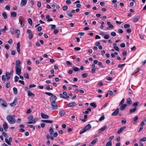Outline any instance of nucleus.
Here are the masks:
<instances>
[{
    "instance_id": "obj_8",
    "label": "nucleus",
    "mask_w": 146,
    "mask_h": 146,
    "mask_svg": "<svg viewBox=\"0 0 146 146\" xmlns=\"http://www.w3.org/2000/svg\"><path fill=\"white\" fill-rule=\"evenodd\" d=\"M107 128V126L106 125H105L104 126L100 129L98 131V133L100 134L102 132L105 131Z\"/></svg>"
},
{
    "instance_id": "obj_24",
    "label": "nucleus",
    "mask_w": 146,
    "mask_h": 146,
    "mask_svg": "<svg viewBox=\"0 0 146 146\" xmlns=\"http://www.w3.org/2000/svg\"><path fill=\"white\" fill-rule=\"evenodd\" d=\"M59 114L60 116H62L65 114V112L64 110H62L59 112Z\"/></svg>"
},
{
    "instance_id": "obj_10",
    "label": "nucleus",
    "mask_w": 146,
    "mask_h": 146,
    "mask_svg": "<svg viewBox=\"0 0 146 146\" xmlns=\"http://www.w3.org/2000/svg\"><path fill=\"white\" fill-rule=\"evenodd\" d=\"M12 139L11 137H10L9 139L7 138L5 139V142L9 145H11V142H12Z\"/></svg>"
},
{
    "instance_id": "obj_4",
    "label": "nucleus",
    "mask_w": 146,
    "mask_h": 146,
    "mask_svg": "<svg viewBox=\"0 0 146 146\" xmlns=\"http://www.w3.org/2000/svg\"><path fill=\"white\" fill-rule=\"evenodd\" d=\"M7 102L3 99L0 98V106L2 108L7 107Z\"/></svg>"
},
{
    "instance_id": "obj_50",
    "label": "nucleus",
    "mask_w": 146,
    "mask_h": 146,
    "mask_svg": "<svg viewBox=\"0 0 146 146\" xmlns=\"http://www.w3.org/2000/svg\"><path fill=\"white\" fill-rule=\"evenodd\" d=\"M10 32L12 34H13L15 33V31L14 30L13 28H10Z\"/></svg>"
},
{
    "instance_id": "obj_32",
    "label": "nucleus",
    "mask_w": 146,
    "mask_h": 146,
    "mask_svg": "<svg viewBox=\"0 0 146 146\" xmlns=\"http://www.w3.org/2000/svg\"><path fill=\"white\" fill-rule=\"evenodd\" d=\"M140 68H137L136 70H135L132 73V75H133L137 73L140 70Z\"/></svg>"
},
{
    "instance_id": "obj_39",
    "label": "nucleus",
    "mask_w": 146,
    "mask_h": 146,
    "mask_svg": "<svg viewBox=\"0 0 146 146\" xmlns=\"http://www.w3.org/2000/svg\"><path fill=\"white\" fill-rule=\"evenodd\" d=\"M106 146H112V143L111 141L107 143Z\"/></svg>"
},
{
    "instance_id": "obj_9",
    "label": "nucleus",
    "mask_w": 146,
    "mask_h": 146,
    "mask_svg": "<svg viewBox=\"0 0 146 146\" xmlns=\"http://www.w3.org/2000/svg\"><path fill=\"white\" fill-rule=\"evenodd\" d=\"M119 109L118 108H117L116 110L113 112L111 115L112 116L117 115L119 113Z\"/></svg>"
},
{
    "instance_id": "obj_3",
    "label": "nucleus",
    "mask_w": 146,
    "mask_h": 146,
    "mask_svg": "<svg viewBox=\"0 0 146 146\" xmlns=\"http://www.w3.org/2000/svg\"><path fill=\"white\" fill-rule=\"evenodd\" d=\"M6 119L8 122L11 124L14 123L16 122V120L14 118H12L11 115H8L6 117Z\"/></svg>"
},
{
    "instance_id": "obj_12",
    "label": "nucleus",
    "mask_w": 146,
    "mask_h": 146,
    "mask_svg": "<svg viewBox=\"0 0 146 146\" xmlns=\"http://www.w3.org/2000/svg\"><path fill=\"white\" fill-rule=\"evenodd\" d=\"M125 128L126 127L125 126L121 127L117 132V133L118 134H120Z\"/></svg>"
},
{
    "instance_id": "obj_42",
    "label": "nucleus",
    "mask_w": 146,
    "mask_h": 146,
    "mask_svg": "<svg viewBox=\"0 0 146 146\" xmlns=\"http://www.w3.org/2000/svg\"><path fill=\"white\" fill-rule=\"evenodd\" d=\"M110 37V36L107 34L105 35L104 37V38L106 39H108Z\"/></svg>"
},
{
    "instance_id": "obj_26",
    "label": "nucleus",
    "mask_w": 146,
    "mask_h": 146,
    "mask_svg": "<svg viewBox=\"0 0 146 146\" xmlns=\"http://www.w3.org/2000/svg\"><path fill=\"white\" fill-rule=\"evenodd\" d=\"M41 121L42 122H45L47 123H52L53 122L52 120H42Z\"/></svg>"
},
{
    "instance_id": "obj_7",
    "label": "nucleus",
    "mask_w": 146,
    "mask_h": 146,
    "mask_svg": "<svg viewBox=\"0 0 146 146\" xmlns=\"http://www.w3.org/2000/svg\"><path fill=\"white\" fill-rule=\"evenodd\" d=\"M57 99L56 96H55L54 95H53L51 96L50 98V102H56V100Z\"/></svg>"
},
{
    "instance_id": "obj_6",
    "label": "nucleus",
    "mask_w": 146,
    "mask_h": 146,
    "mask_svg": "<svg viewBox=\"0 0 146 146\" xmlns=\"http://www.w3.org/2000/svg\"><path fill=\"white\" fill-rule=\"evenodd\" d=\"M21 68L20 66H16V74L19 76L21 74Z\"/></svg>"
},
{
    "instance_id": "obj_33",
    "label": "nucleus",
    "mask_w": 146,
    "mask_h": 146,
    "mask_svg": "<svg viewBox=\"0 0 146 146\" xmlns=\"http://www.w3.org/2000/svg\"><path fill=\"white\" fill-rule=\"evenodd\" d=\"M138 119V116H137L133 118V123L134 124H135L137 122V120Z\"/></svg>"
},
{
    "instance_id": "obj_17",
    "label": "nucleus",
    "mask_w": 146,
    "mask_h": 146,
    "mask_svg": "<svg viewBox=\"0 0 146 146\" xmlns=\"http://www.w3.org/2000/svg\"><path fill=\"white\" fill-rule=\"evenodd\" d=\"M3 127L5 131H6L8 128V125L7 123L4 122L3 124Z\"/></svg>"
},
{
    "instance_id": "obj_18",
    "label": "nucleus",
    "mask_w": 146,
    "mask_h": 146,
    "mask_svg": "<svg viewBox=\"0 0 146 146\" xmlns=\"http://www.w3.org/2000/svg\"><path fill=\"white\" fill-rule=\"evenodd\" d=\"M76 105V104L75 102H73L69 103L68 104V107H71L75 106Z\"/></svg>"
},
{
    "instance_id": "obj_57",
    "label": "nucleus",
    "mask_w": 146,
    "mask_h": 146,
    "mask_svg": "<svg viewBox=\"0 0 146 146\" xmlns=\"http://www.w3.org/2000/svg\"><path fill=\"white\" fill-rule=\"evenodd\" d=\"M111 35L112 36H115L116 35V33L115 32H112L111 33Z\"/></svg>"
},
{
    "instance_id": "obj_27",
    "label": "nucleus",
    "mask_w": 146,
    "mask_h": 146,
    "mask_svg": "<svg viewBox=\"0 0 146 146\" xmlns=\"http://www.w3.org/2000/svg\"><path fill=\"white\" fill-rule=\"evenodd\" d=\"M127 106L126 104H125L122 105L120 107V109L121 110H123Z\"/></svg>"
},
{
    "instance_id": "obj_49",
    "label": "nucleus",
    "mask_w": 146,
    "mask_h": 146,
    "mask_svg": "<svg viewBox=\"0 0 146 146\" xmlns=\"http://www.w3.org/2000/svg\"><path fill=\"white\" fill-rule=\"evenodd\" d=\"M122 55L123 56H125L127 55V51L126 50H124L122 52Z\"/></svg>"
},
{
    "instance_id": "obj_54",
    "label": "nucleus",
    "mask_w": 146,
    "mask_h": 146,
    "mask_svg": "<svg viewBox=\"0 0 146 146\" xmlns=\"http://www.w3.org/2000/svg\"><path fill=\"white\" fill-rule=\"evenodd\" d=\"M14 79L15 81V82H16L18 81V80L19 79V78L18 76H16L14 78Z\"/></svg>"
},
{
    "instance_id": "obj_25",
    "label": "nucleus",
    "mask_w": 146,
    "mask_h": 146,
    "mask_svg": "<svg viewBox=\"0 0 146 146\" xmlns=\"http://www.w3.org/2000/svg\"><path fill=\"white\" fill-rule=\"evenodd\" d=\"M127 103L128 105H130L132 103V101L131 100V98H128L127 99Z\"/></svg>"
},
{
    "instance_id": "obj_38",
    "label": "nucleus",
    "mask_w": 146,
    "mask_h": 146,
    "mask_svg": "<svg viewBox=\"0 0 146 146\" xmlns=\"http://www.w3.org/2000/svg\"><path fill=\"white\" fill-rule=\"evenodd\" d=\"M98 141L97 138H96L94 139L91 142V144L93 145L95 144Z\"/></svg>"
},
{
    "instance_id": "obj_37",
    "label": "nucleus",
    "mask_w": 146,
    "mask_h": 146,
    "mask_svg": "<svg viewBox=\"0 0 146 146\" xmlns=\"http://www.w3.org/2000/svg\"><path fill=\"white\" fill-rule=\"evenodd\" d=\"M139 104V102H135L132 105L133 106H134L135 107H137V106Z\"/></svg>"
},
{
    "instance_id": "obj_51",
    "label": "nucleus",
    "mask_w": 146,
    "mask_h": 146,
    "mask_svg": "<svg viewBox=\"0 0 146 146\" xmlns=\"http://www.w3.org/2000/svg\"><path fill=\"white\" fill-rule=\"evenodd\" d=\"M130 27V25L129 24H125L124 27L125 28H129Z\"/></svg>"
},
{
    "instance_id": "obj_16",
    "label": "nucleus",
    "mask_w": 146,
    "mask_h": 146,
    "mask_svg": "<svg viewBox=\"0 0 146 146\" xmlns=\"http://www.w3.org/2000/svg\"><path fill=\"white\" fill-rule=\"evenodd\" d=\"M11 74L8 72H6L5 73L6 76L7 78V80H9L11 78Z\"/></svg>"
},
{
    "instance_id": "obj_55",
    "label": "nucleus",
    "mask_w": 146,
    "mask_h": 146,
    "mask_svg": "<svg viewBox=\"0 0 146 146\" xmlns=\"http://www.w3.org/2000/svg\"><path fill=\"white\" fill-rule=\"evenodd\" d=\"M146 141V137H143L141 139L139 140V141L140 142H141V141Z\"/></svg>"
},
{
    "instance_id": "obj_62",
    "label": "nucleus",
    "mask_w": 146,
    "mask_h": 146,
    "mask_svg": "<svg viewBox=\"0 0 146 146\" xmlns=\"http://www.w3.org/2000/svg\"><path fill=\"white\" fill-rule=\"evenodd\" d=\"M118 32L119 33H123V30L121 29H119L118 30Z\"/></svg>"
},
{
    "instance_id": "obj_63",
    "label": "nucleus",
    "mask_w": 146,
    "mask_h": 146,
    "mask_svg": "<svg viewBox=\"0 0 146 146\" xmlns=\"http://www.w3.org/2000/svg\"><path fill=\"white\" fill-rule=\"evenodd\" d=\"M80 48L78 47H76L74 48V50L76 51H79L80 50Z\"/></svg>"
},
{
    "instance_id": "obj_21",
    "label": "nucleus",
    "mask_w": 146,
    "mask_h": 146,
    "mask_svg": "<svg viewBox=\"0 0 146 146\" xmlns=\"http://www.w3.org/2000/svg\"><path fill=\"white\" fill-rule=\"evenodd\" d=\"M140 18V16L138 15L133 20V21L134 22H136L138 21Z\"/></svg>"
},
{
    "instance_id": "obj_23",
    "label": "nucleus",
    "mask_w": 146,
    "mask_h": 146,
    "mask_svg": "<svg viewBox=\"0 0 146 146\" xmlns=\"http://www.w3.org/2000/svg\"><path fill=\"white\" fill-rule=\"evenodd\" d=\"M17 15V13L15 12L12 11L11 12V16L13 18L15 17Z\"/></svg>"
},
{
    "instance_id": "obj_64",
    "label": "nucleus",
    "mask_w": 146,
    "mask_h": 146,
    "mask_svg": "<svg viewBox=\"0 0 146 146\" xmlns=\"http://www.w3.org/2000/svg\"><path fill=\"white\" fill-rule=\"evenodd\" d=\"M120 46L122 48H124L125 46V44L123 43H121L120 44Z\"/></svg>"
},
{
    "instance_id": "obj_56",
    "label": "nucleus",
    "mask_w": 146,
    "mask_h": 146,
    "mask_svg": "<svg viewBox=\"0 0 146 146\" xmlns=\"http://www.w3.org/2000/svg\"><path fill=\"white\" fill-rule=\"evenodd\" d=\"M6 9L8 10H9L10 9V7L9 5H6L5 7Z\"/></svg>"
},
{
    "instance_id": "obj_59",
    "label": "nucleus",
    "mask_w": 146,
    "mask_h": 146,
    "mask_svg": "<svg viewBox=\"0 0 146 146\" xmlns=\"http://www.w3.org/2000/svg\"><path fill=\"white\" fill-rule=\"evenodd\" d=\"M29 127H30L31 128H33V131H34L35 129V126L32 125H29Z\"/></svg>"
},
{
    "instance_id": "obj_43",
    "label": "nucleus",
    "mask_w": 146,
    "mask_h": 146,
    "mask_svg": "<svg viewBox=\"0 0 146 146\" xmlns=\"http://www.w3.org/2000/svg\"><path fill=\"white\" fill-rule=\"evenodd\" d=\"M36 86V85L35 84H31L29 85V88H34Z\"/></svg>"
},
{
    "instance_id": "obj_31",
    "label": "nucleus",
    "mask_w": 146,
    "mask_h": 146,
    "mask_svg": "<svg viewBox=\"0 0 146 146\" xmlns=\"http://www.w3.org/2000/svg\"><path fill=\"white\" fill-rule=\"evenodd\" d=\"M28 21L29 24L31 26H32L33 25V21L32 19L31 18H29L28 19Z\"/></svg>"
},
{
    "instance_id": "obj_35",
    "label": "nucleus",
    "mask_w": 146,
    "mask_h": 146,
    "mask_svg": "<svg viewBox=\"0 0 146 146\" xmlns=\"http://www.w3.org/2000/svg\"><path fill=\"white\" fill-rule=\"evenodd\" d=\"M90 105L94 108H96V105L95 103L93 102L90 103Z\"/></svg>"
},
{
    "instance_id": "obj_14",
    "label": "nucleus",
    "mask_w": 146,
    "mask_h": 146,
    "mask_svg": "<svg viewBox=\"0 0 146 146\" xmlns=\"http://www.w3.org/2000/svg\"><path fill=\"white\" fill-rule=\"evenodd\" d=\"M17 98H16L14 99L13 102L10 104V106L12 107L15 106L16 105V103L17 102Z\"/></svg>"
},
{
    "instance_id": "obj_60",
    "label": "nucleus",
    "mask_w": 146,
    "mask_h": 146,
    "mask_svg": "<svg viewBox=\"0 0 146 146\" xmlns=\"http://www.w3.org/2000/svg\"><path fill=\"white\" fill-rule=\"evenodd\" d=\"M68 6H64L63 7L62 9L63 11H65V10H67L68 9Z\"/></svg>"
},
{
    "instance_id": "obj_44",
    "label": "nucleus",
    "mask_w": 146,
    "mask_h": 146,
    "mask_svg": "<svg viewBox=\"0 0 146 146\" xmlns=\"http://www.w3.org/2000/svg\"><path fill=\"white\" fill-rule=\"evenodd\" d=\"M2 79L3 82V83H5L6 81V78L4 75H3L2 76Z\"/></svg>"
},
{
    "instance_id": "obj_45",
    "label": "nucleus",
    "mask_w": 146,
    "mask_h": 146,
    "mask_svg": "<svg viewBox=\"0 0 146 146\" xmlns=\"http://www.w3.org/2000/svg\"><path fill=\"white\" fill-rule=\"evenodd\" d=\"M105 118L104 116V115H102V116L99 118V121H101L102 120H103Z\"/></svg>"
},
{
    "instance_id": "obj_20",
    "label": "nucleus",
    "mask_w": 146,
    "mask_h": 146,
    "mask_svg": "<svg viewBox=\"0 0 146 146\" xmlns=\"http://www.w3.org/2000/svg\"><path fill=\"white\" fill-rule=\"evenodd\" d=\"M27 3V0H21V5L22 6H23L25 5Z\"/></svg>"
},
{
    "instance_id": "obj_34",
    "label": "nucleus",
    "mask_w": 146,
    "mask_h": 146,
    "mask_svg": "<svg viewBox=\"0 0 146 146\" xmlns=\"http://www.w3.org/2000/svg\"><path fill=\"white\" fill-rule=\"evenodd\" d=\"M2 15L5 19H7V15L6 14V13L5 12H3L2 13Z\"/></svg>"
},
{
    "instance_id": "obj_58",
    "label": "nucleus",
    "mask_w": 146,
    "mask_h": 146,
    "mask_svg": "<svg viewBox=\"0 0 146 146\" xmlns=\"http://www.w3.org/2000/svg\"><path fill=\"white\" fill-rule=\"evenodd\" d=\"M45 94L46 95H47L48 96H52L53 95V94L52 93H50V92H45Z\"/></svg>"
},
{
    "instance_id": "obj_22",
    "label": "nucleus",
    "mask_w": 146,
    "mask_h": 146,
    "mask_svg": "<svg viewBox=\"0 0 146 146\" xmlns=\"http://www.w3.org/2000/svg\"><path fill=\"white\" fill-rule=\"evenodd\" d=\"M137 110V107H135L134 108L132 109L129 110V114H131L133 113L135 111Z\"/></svg>"
},
{
    "instance_id": "obj_15",
    "label": "nucleus",
    "mask_w": 146,
    "mask_h": 146,
    "mask_svg": "<svg viewBox=\"0 0 146 146\" xmlns=\"http://www.w3.org/2000/svg\"><path fill=\"white\" fill-rule=\"evenodd\" d=\"M20 42H19L17 43V50L19 53V54L20 53Z\"/></svg>"
},
{
    "instance_id": "obj_5",
    "label": "nucleus",
    "mask_w": 146,
    "mask_h": 146,
    "mask_svg": "<svg viewBox=\"0 0 146 146\" xmlns=\"http://www.w3.org/2000/svg\"><path fill=\"white\" fill-rule=\"evenodd\" d=\"M50 105L52 110H56L58 108V106L56 102H50Z\"/></svg>"
},
{
    "instance_id": "obj_2",
    "label": "nucleus",
    "mask_w": 146,
    "mask_h": 146,
    "mask_svg": "<svg viewBox=\"0 0 146 146\" xmlns=\"http://www.w3.org/2000/svg\"><path fill=\"white\" fill-rule=\"evenodd\" d=\"M33 115H31L28 117V120L30 121H29L27 123L28 124H32L35 123L36 121L38 120L37 118H35L33 119Z\"/></svg>"
},
{
    "instance_id": "obj_1",
    "label": "nucleus",
    "mask_w": 146,
    "mask_h": 146,
    "mask_svg": "<svg viewBox=\"0 0 146 146\" xmlns=\"http://www.w3.org/2000/svg\"><path fill=\"white\" fill-rule=\"evenodd\" d=\"M92 127V126L90 124H88L86 125L83 129H81L80 132V134H82L86 131L90 130Z\"/></svg>"
},
{
    "instance_id": "obj_61",
    "label": "nucleus",
    "mask_w": 146,
    "mask_h": 146,
    "mask_svg": "<svg viewBox=\"0 0 146 146\" xmlns=\"http://www.w3.org/2000/svg\"><path fill=\"white\" fill-rule=\"evenodd\" d=\"M114 48L116 51H119V49L118 47L117 46H114Z\"/></svg>"
},
{
    "instance_id": "obj_29",
    "label": "nucleus",
    "mask_w": 146,
    "mask_h": 146,
    "mask_svg": "<svg viewBox=\"0 0 146 146\" xmlns=\"http://www.w3.org/2000/svg\"><path fill=\"white\" fill-rule=\"evenodd\" d=\"M13 93L14 94H15L16 95L17 94V88H16L15 87H13Z\"/></svg>"
},
{
    "instance_id": "obj_28",
    "label": "nucleus",
    "mask_w": 146,
    "mask_h": 146,
    "mask_svg": "<svg viewBox=\"0 0 146 146\" xmlns=\"http://www.w3.org/2000/svg\"><path fill=\"white\" fill-rule=\"evenodd\" d=\"M21 63V62L20 60H17L16 61V66H20V64Z\"/></svg>"
},
{
    "instance_id": "obj_53",
    "label": "nucleus",
    "mask_w": 146,
    "mask_h": 146,
    "mask_svg": "<svg viewBox=\"0 0 146 146\" xmlns=\"http://www.w3.org/2000/svg\"><path fill=\"white\" fill-rule=\"evenodd\" d=\"M50 25L52 26V27H50V29H55L56 27L55 25Z\"/></svg>"
},
{
    "instance_id": "obj_52",
    "label": "nucleus",
    "mask_w": 146,
    "mask_h": 146,
    "mask_svg": "<svg viewBox=\"0 0 146 146\" xmlns=\"http://www.w3.org/2000/svg\"><path fill=\"white\" fill-rule=\"evenodd\" d=\"M33 36V34L32 33L29 34L28 38L29 39H31L32 38Z\"/></svg>"
},
{
    "instance_id": "obj_30",
    "label": "nucleus",
    "mask_w": 146,
    "mask_h": 146,
    "mask_svg": "<svg viewBox=\"0 0 146 146\" xmlns=\"http://www.w3.org/2000/svg\"><path fill=\"white\" fill-rule=\"evenodd\" d=\"M49 131L50 132V135H52L54 133V131L52 127L50 128Z\"/></svg>"
},
{
    "instance_id": "obj_40",
    "label": "nucleus",
    "mask_w": 146,
    "mask_h": 146,
    "mask_svg": "<svg viewBox=\"0 0 146 146\" xmlns=\"http://www.w3.org/2000/svg\"><path fill=\"white\" fill-rule=\"evenodd\" d=\"M24 77L25 78H27L28 79H29V74L28 73L26 72V73H25L24 74Z\"/></svg>"
},
{
    "instance_id": "obj_19",
    "label": "nucleus",
    "mask_w": 146,
    "mask_h": 146,
    "mask_svg": "<svg viewBox=\"0 0 146 146\" xmlns=\"http://www.w3.org/2000/svg\"><path fill=\"white\" fill-rule=\"evenodd\" d=\"M20 31L19 30H15V33L16 34L17 37L18 38L19 37V35H20Z\"/></svg>"
},
{
    "instance_id": "obj_36",
    "label": "nucleus",
    "mask_w": 146,
    "mask_h": 146,
    "mask_svg": "<svg viewBox=\"0 0 146 146\" xmlns=\"http://www.w3.org/2000/svg\"><path fill=\"white\" fill-rule=\"evenodd\" d=\"M72 70L74 71L75 72L78 71L80 70V69L77 67H74L72 68Z\"/></svg>"
},
{
    "instance_id": "obj_13",
    "label": "nucleus",
    "mask_w": 146,
    "mask_h": 146,
    "mask_svg": "<svg viewBox=\"0 0 146 146\" xmlns=\"http://www.w3.org/2000/svg\"><path fill=\"white\" fill-rule=\"evenodd\" d=\"M40 114L42 118L47 119L49 118V116L48 115L45 114L43 113H41Z\"/></svg>"
},
{
    "instance_id": "obj_41",
    "label": "nucleus",
    "mask_w": 146,
    "mask_h": 146,
    "mask_svg": "<svg viewBox=\"0 0 146 146\" xmlns=\"http://www.w3.org/2000/svg\"><path fill=\"white\" fill-rule=\"evenodd\" d=\"M19 21L20 22V24H21V26L22 27H23L24 26V25H25V24H24L25 22H23V21H21L20 19H19Z\"/></svg>"
},
{
    "instance_id": "obj_48",
    "label": "nucleus",
    "mask_w": 146,
    "mask_h": 146,
    "mask_svg": "<svg viewBox=\"0 0 146 146\" xmlns=\"http://www.w3.org/2000/svg\"><path fill=\"white\" fill-rule=\"evenodd\" d=\"M67 14L68 16L71 17H72V15L70 11H68Z\"/></svg>"
},
{
    "instance_id": "obj_11",
    "label": "nucleus",
    "mask_w": 146,
    "mask_h": 146,
    "mask_svg": "<svg viewBox=\"0 0 146 146\" xmlns=\"http://www.w3.org/2000/svg\"><path fill=\"white\" fill-rule=\"evenodd\" d=\"M28 96L29 97H31L32 98H34L35 96V95L29 90L27 92Z\"/></svg>"
},
{
    "instance_id": "obj_47",
    "label": "nucleus",
    "mask_w": 146,
    "mask_h": 146,
    "mask_svg": "<svg viewBox=\"0 0 146 146\" xmlns=\"http://www.w3.org/2000/svg\"><path fill=\"white\" fill-rule=\"evenodd\" d=\"M125 99L123 98L121 100V101L120 102L119 104V106H120L121 105H123V104L124 103V101H125Z\"/></svg>"
},
{
    "instance_id": "obj_46",
    "label": "nucleus",
    "mask_w": 146,
    "mask_h": 146,
    "mask_svg": "<svg viewBox=\"0 0 146 146\" xmlns=\"http://www.w3.org/2000/svg\"><path fill=\"white\" fill-rule=\"evenodd\" d=\"M88 76V74L86 73H84L82 75V76L83 78H86Z\"/></svg>"
}]
</instances>
